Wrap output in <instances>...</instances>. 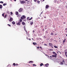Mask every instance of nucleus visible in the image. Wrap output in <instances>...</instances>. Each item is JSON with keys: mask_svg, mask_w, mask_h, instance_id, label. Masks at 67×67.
<instances>
[{"mask_svg": "<svg viewBox=\"0 0 67 67\" xmlns=\"http://www.w3.org/2000/svg\"><path fill=\"white\" fill-rule=\"evenodd\" d=\"M49 45L50 46H51V47H52V48H54L53 46V43H49Z\"/></svg>", "mask_w": 67, "mask_h": 67, "instance_id": "obj_1", "label": "nucleus"}, {"mask_svg": "<svg viewBox=\"0 0 67 67\" xmlns=\"http://www.w3.org/2000/svg\"><path fill=\"white\" fill-rule=\"evenodd\" d=\"M26 17L25 15H23V16H22L21 18V19H22V20H24V19H25L26 18Z\"/></svg>", "mask_w": 67, "mask_h": 67, "instance_id": "obj_2", "label": "nucleus"}, {"mask_svg": "<svg viewBox=\"0 0 67 67\" xmlns=\"http://www.w3.org/2000/svg\"><path fill=\"white\" fill-rule=\"evenodd\" d=\"M18 11L19 12H21L23 11V9L21 8Z\"/></svg>", "mask_w": 67, "mask_h": 67, "instance_id": "obj_3", "label": "nucleus"}, {"mask_svg": "<svg viewBox=\"0 0 67 67\" xmlns=\"http://www.w3.org/2000/svg\"><path fill=\"white\" fill-rule=\"evenodd\" d=\"M26 2V1H22L20 2V3H21V4H23L24 3H25Z\"/></svg>", "mask_w": 67, "mask_h": 67, "instance_id": "obj_4", "label": "nucleus"}, {"mask_svg": "<svg viewBox=\"0 0 67 67\" xmlns=\"http://www.w3.org/2000/svg\"><path fill=\"white\" fill-rule=\"evenodd\" d=\"M49 7V5H47L46 6V9H48Z\"/></svg>", "mask_w": 67, "mask_h": 67, "instance_id": "obj_5", "label": "nucleus"}, {"mask_svg": "<svg viewBox=\"0 0 67 67\" xmlns=\"http://www.w3.org/2000/svg\"><path fill=\"white\" fill-rule=\"evenodd\" d=\"M12 20H13V18H10L9 21L10 22H12Z\"/></svg>", "mask_w": 67, "mask_h": 67, "instance_id": "obj_6", "label": "nucleus"}, {"mask_svg": "<svg viewBox=\"0 0 67 67\" xmlns=\"http://www.w3.org/2000/svg\"><path fill=\"white\" fill-rule=\"evenodd\" d=\"M45 66L46 67H48V66H49V64L48 63H47L45 64Z\"/></svg>", "mask_w": 67, "mask_h": 67, "instance_id": "obj_7", "label": "nucleus"}, {"mask_svg": "<svg viewBox=\"0 0 67 67\" xmlns=\"http://www.w3.org/2000/svg\"><path fill=\"white\" fill-rule=\"evenodd\" d=\"M20 22L19 21L18 23H17L16 25H20Z\"/></svg>", "mask_w": 67, "mask_h": 67, "instance_id": "obj_8", "label": "nucleus"}, {"mask_svg": "<svg viewBox=\"0 0 67 67\" xmlns=\"http://www.w3.org/2000/svg\"><path fill=\"white\" fill-rule=\"evenodd\" d=\"M65 55L67 57V52L66 51L65 52Z\"/></svg>", "mask_w": 67, "mask_h": 67, "instance_id": "obj_9", "label": "nucleus"}, {"mask_svg": "<svg viewBox=\"0 0 67 67\" xmlns=\"http://www.w3.org/2000/svg\"><path fill=\"white\" fill-rule=\"evenodd\" d=\"M22 23V25H25V23H24V22H23Z\"/></svg>", "mask_w": 67, "mask_h": 67, "instance_id": "obj_10", "label": "nucleus"}, {"mask_svg": "<svg viewBox=\"0 0 67 67\" xmlns=\"http://www.w3.org/2000/svg\"><path fill=\"white\" fill-rule=\"evenodd\" d=\"M66 39H65L63 41V43H64L65 42H66Z\"/></svg>", "mask_w": 67, "mask_h": 67, "instance_id": "obj_11", "label": "nucleus"}, {"mask_svg": "<svg viewBox=\"0 0 67 67\" xmlns=\"http://www.w3.org/2000/svg\"><path fill=\"white\" fill-rule=\"evenodd\" d=\"M33 63V61H30L29 62V63Z\"/></svg>", "mask_w": 67, "mask_h": 67, "instance_id": "obj_12", "label": "nucleus"}, {"mask_svg": "<svg viewBox=\"0 0 67 67\" xmlns=\"http://www.w3.org/2000/svg\"><path fill=\"white\" fill-rule=\"evenodd\" d=\"M30 24L31 25H32V24H33V21H32V22H31L30 23Z\"/></svg>", "mask_w": 67, "mask_h": 67, "instance_id": "obj_13", "label": "nucleus"}, {"mask_svg": "<svg viewBox=\"0 0 67 67\" xmlns=\"http://www.w3.org/2000/svg\"><path fill=\"white\" fill-rule=\"evenodd\" d=\"M12 23L13 24V25H14V24H15V22L13 21L12 22Z\"/></svg>", "mask_w": 67, "mask_h": 67, "instance_id": "obj_14", "label": "nucleus"}, {"mask_svg": "<svg viewBox=\"0 0 67 67\" xmlns=\"http://www.w3.org/2000/svg\"><path fill=\"white\" fill-rule=\"evenodd\" d=\"M53 54H55V55H57V54H56V53L54 52H53Z\"/></svg>", "mask_w": 67, "mask_h": 67, "instance_id": "obj_15", "label": "nucleus"}, {"mask_svg": "<svg viewBox=\"0 0 67 67\" xmlns=\"http://www.w3.org/2000/svg\"><path fill=\"white\" fill-rule=\"evenodd\" d=\"M2 5H0V9H2Z\"/></svg>", "mask_w": 67, "mask_h": 67, "instance_id": "obj_16", "label": "nucleus"}, {"mask_svg": "<svg viewBox=\"0 0 67 67\" xmlns=\"http://www.w3.org/2000/svg\"><path fill=\"white\" fill-rule=\"evenodd\" d=\"M27 21H29V20H30V17H28L27 18Z\"/></svg>", "mask_w": 67, "mask_h": 67, "instance_id": "obj_17", "label": "nucleus"}, {"mask_svg": "<svg viewBox=\"0 0 67 67\" xmlns=\"http://www.w3.org/2000/svg\"><path fill=\"white\" fill-rule=\"evenodd\" d=\"M16 15H18L19 14V12H16Z\"/></svg>", "mask_w": 67, "mask_h": 67, "instance_id": "obj_18", "label": "nucleus"}, {"mask_svg": "<svg viewBox=\"0 0 67 67\" xmlns=\"http://www.w3.org/2000/svg\"><path fill=\"white\" fill-rule=\"evenodd\" d=\"M43 65L44 64H43L42 63H41L40 64V66H43Z\"/></svg>", "mask_w": 67, "mask_h": 67, "instance_id": "obj_19", "label": "nucleus"}, {"mask_svg": "<svg viewBox=\"0 0 67 67\" xmlns=\"http://www.w3.org/2000/svg\"><path fill=\"white\" fill-rule=\"evenodd\" d=\"M60 64L63 65H64V63H63V62H61V63H60Z\"/></svg>", "mask_w": 67, "mask_h": 67, "instance_id": "obj_20", "label": "nucleus"}, {"mask_svg": "<svg viewBox=\"0 0 67 67\" xmlns=\"http://www.w3.org/2000/svg\"><path fill=\"white\" fill-rule=\"evenodd\" d=\"M20 22H22V19H20L19 20Z\"/></svg>", "mask_w": 67, "mask_h": 67, "instance_id": "obj_21", "label": "nucleus"}, {"mask_svg": "<svg viewBox=\"0 0 67 67\" xmlns=\"http://www.w3.org/2000/svg\"><path fill=\"white\" fill-rule=\"evenodd\" d=\"M7 4V3H4L3 4V6H5V5H6Z\"/></svg>", "mask_w": 67, "mask_h": 67, "instance_id": "obj_22", "label": "nucleus"}, {"mask_svg": "<svg viewBox=\"0 0 67 67\" xmlns=\"http://www.w3.org/2000/svg\"><path fill=\"white\" fill-rule=\"evenodd\" d=\"M27 39L28 40H30V41H31V39L30 38H27Z\"/></svg>", "mask_w": 67, "mask_h": 67, "instance_id": "obj_23", "label": "nucleus"}, {"mask_svg": "<svg viewBox=\"0 0 67 67\" xmlns=\"http://www.w3.org/2000/svg\"><path fill=\"white\" fill-rule=\"evenodd\" d=\"M2 16H3V17H4V14L3 13L2 14Z\"/></svg>", "mask_w": 67, "mask_h": 67, "instance_id": "obj_24", "label": "nucleus"}, {"mask_svg": "<svg viewBox=\"0 0 67 67\" xmlns=\"http://www.w3.org/2000/svg\"><path fill=\"white\" fill-rule=\"evenodd\" d=\"M62 62L63 63H65V60H63Z\"/></svg>", "mask_w": 67, "mask_h": 67, "instance_id": "obj_25", "label": "nucleus"}, {"mask_svg": "<svg viewBox=\"0 0 67 67\" xmlns=\"http://www.w3.org/2000/svg\"><path fill=\"white\" fill-rule=\"evenodd\" d=\"M6 17H7V14H5V16L4 17V19H5Z\"/></svg>", "mask_w": 67, "mask_h": 67, "instance_id": "obj_26", "label": "nucleus"}, {"mask_svg": "<svg viewBox=\"0 0 67 67\" xmlns=\"http://www.w3.org/2000/svg\"><path fill=\"white\" fill-rule=\"evenodd\" d=\"M32 18H33V17H31V18H30L29 19V21H30V20H32Z\"/></svg>", "mask_w": 67, "mask_h": 67, "instance_id": "obj_27", "label": "nucleus"}, {"mask_svg": "<svg viewBox=\"0 0 67 67\" xmlns=\"http://www.w3.org/2000/svg\"><path fill=\"white\" fill-rule=\"evenodd\" d=\"M54 57H55V58H56V57H57V55H56V54H55Z\"/></svg>", "mask_w": 67, "mask_h": 67, "instance_id": "obj_28", "label": "nucleus"}, {"mask_svg": "<svg viewBox=\"0 0 67 67\" xmlns=\"http://www.w3.org/2000/svg\"><path fill=\"white\" fill-rule=\"evenodd\" d=\"M54 47L55 48H58V47L57 46H54Z\"/></svg>", "mask_w": 67, "mask_h": 67, "instance_id": "obj_29", "label": "nucleus"}, {"mask_svg": "<svg viewBox=\"0 0 67 67\" xmlns=\"http://www.w3.org/2000/svg\"><path fill=\"white\" fill-rule=\"evenodd\" d=\"M33 66H36V65H35V64L32 65Z\"/></svg>", "mask_w": 67, "mask_h": 67, "instance_id": "obj_30", "label": "nucleus"}, {"mask_svg": "<svg viewBox=\"0 0 67 67\" xmlns=\"http://www.w3.org/2000/svg\"><path fill=\"white\" fill-rule=\"evenodd\" d=\"M15 65H16L15 64V63H13V66H15Z\"/></svg>", "mask_w": 67, "mask_h": 67, "instance_id": "obj_31", "label": "nucleus"}, {"mask_svg": "<svg viewBox=\"0 0 67 67\" xmlns=\"http://www.w3.org/2000/svg\"><path fill=\"white\" fill-rule=\"evenodd\" d=\"M26 34H29V33H28L27 32V31H26Z\"/></svg>", "mask_w": 67, "mask_h": 67, "instance_id": "obj_32", "label": "nucleus"}, {"mask_svg": "<svg viewBox=\"0 0 67 67\" xmlns=\"http://www.w3.org/2000/svg\"><path fill=\"white\" fill-rule=\"evenodd\" d=\"M40 2L38 1H37V3H40Z\"/></svg>", "mask_w": 67, "mask_h": 67, "instance_id": "obj_33", "label": "nucleus"}, {"mask_svg": "<svg viewBox=\"0 0 67 67\" xmlns=\"http://www.w3.org/2000/svg\"><path fill=\"white\" fill-rule=\"evenodd\" d=\"M12 14H13V13H12V12H10V15H12Z\"/></svg>", "mask_w": 67, "mask_h": 67, "instance_id": "obj_34", "label": "nucleus"}, {"mask_svg": "<svg viewBox=\"0 0 67 67\" xmlns=\"http://www.w3.org/2000/svg\"><path fill=\"white\" fill-rule=\"evenodd\" d=\"M51 35H54V34L53 32L51 33Z\"/></svg>", "mask_w": 67, "mask_h": 67, "instance_id": "obj_35", "label": "nucleus"}, {"mask_svg": "<svg viewBox=\"0 0 67 67\" xmlns=\"http://www.w3.org/2000/svg\"><path fill=\"white\" fill-rule=\"evenodd\" d=\"M30 3V1H27V4H29Z\"/></svg>", "mask_w": 67, "mask_h": 67, "instance_id": "obj_36", "label": "nucleus"}, {"mask_svg": "<svg viewBox=\"0 0 67 67\" xmlns=\"http://www.w3.org/2000/svg\"><path fill=\"white\" fill-rule=\"evenodd\" d=\"M0 3H3V2L1 1L0 2Z\"/></svg>", "mask_w": 67, "mask_h": 67, "instance_id": "obj_37", "label": "nucleus"}, {"mask_svg": "<svg viewBox=\"0 0 67 67\" xmlns=\"http://www.w3.org/2000/svg\"><path fill=\"white\" fill-rule=\"evenodd\" d=\"M44 46H47V45L46 44H44Z\"/></svg>", "mask_w": 67, "mask_h": 67, "instance_id": "obj_38", "label": "nucleus"}, {"mask_svg": "<svg viewBox=\"0 0 67 67\" xmlns=\"http://www.w3.org/2000/svg\"><path fill=\"white\" fill-rule=\"evenodd\" d=\"M40 48H41V50H42L43 49V48H42V47H40Z\"/></svg>", "mask_w": 67, "mask_h": 67, "instance_id": "obj_39", "label": "nucleus"}, {"mask_svg": "<svg viewBox=\"0 0 67 67\" xmlns=\"http://www.w3.org/2000/svg\"><path fill=\"white\" fill-rule=\"evenodd\" d=\"M33 44L34 45H35V42H33Z\"/></svg>", "mask_w": 67, "mask_h": 67, "instance_id": "obj_40", "label": "nucleus"}, {"mask_svg": "<svg viewBox=\"0 0 67 67\" xmlns=\"http://www.w3.org/2000/svg\"><path fill=\"white\" fill-rule=\"evenodd\" d=\"M9 26H11V25L9 24H8L7 25Z\"/></svg>", "mask_w": 67, "mask_h": 67, "instance_id": "obj_41", "label": "nucleus"}, {"mask_svg": "<svg viewBox=\"0 0 67 67\" xmlns=\"http://www.w3.org/2000/svg\"><path fill=\"white\" fill-rule=\"evenodd\" d=\"M34 2H36V1H37V0H34Z\"/></svg>", "mask_w": 67, "mask_h": 67, "instance_id": "obj_42", "label": "nucleus"}, {"mask_svg": "<svg viewBox=\"0 0 67 67\" xmlns=\"http://www.w3.org/2000/svg\"><path fill=\"white\" fill-rule=\"evenodd\" d=\"M24 21H25H25H26V20L25 19V20H23Z\"/></svg>", "mask_w": 67, "mask_h": 67, "instance_id": "obj_43", "label": "nucleus"}, {"mask_svg": "<svg viewBox=\"0 0 67 67\" xmlns=\"http://www.w3.org/2000/svg\"><path fill=\"white\" fill-rule=\"evenodd\" d=\"M16 66H18V65H19V64H16Z\"/></svg>", "mask_w": 67, "mask_h": 67, "instance_id": "obj_44", "label": "nucleus"}, {"mask_svg": "<svg viewBox=\"0 0 67 67\" xmlns=\"http://www.w3.org/2000/svg\"><path fill=\"white\" fill-rule=\"evenodd\" d=\"M37 48H38V49H39V48H40V47H37Z\"/></svg>", "mask_w": 67, "mask_h": 67, "instance_id": "obj_45", "label": "nucleus"}, {"mask_svg": "<svg viewBox=\"0 0 67 67\" xmlns=\"http://www.w3.org/2000/svg\"><path fill=\"white\" fill-rule=\"evenodd\" d=\"M58 52H59V53H60V54H62L61 52H60V51H58Z\"/></svg>", "mask_w": 67, "mask_h": 67, "instance_id": "obj_46", "label": "nucleus"}, {"mask_svg": "<svg viewBox=\"0 0 67 67\" xmlns=\"http://www.w3.org/2000/svg\"><path fill=\"white\" fill-rule=\"evenodd\" d=\"M52 56L53 57H54V55H52Z\"/></svg>", "mask_w": 67, "mask_h": 67, "instance_id": "obj_47", "label": "nucleus"}, {"mask_svg": "<svg viewBox=\"0 0 67 67\" xmlns=\"http://www.w3.org/2000/svg\"><path fill=\"white\" fill-rule=\"evenodd\" d=\"M43 37H44V38H46V37H45V36H44Z\"/></svg>", "mask_w": 67, "mask_h": 67, "instance_id": "obj_48", "label": "nucleus"}, {"mask_svg": "<svg viewBox=\"0 0 67 67\" xmlns=\"http://www.w3.org/2000/svg\"><path fill=\"white\" fill-rule=\"evenodd\" d=\"M46 33H48V32L47 31L46 32Z\"/></svg>", "mask_w": 67, "mask_h": 67, "instance_id": "obj_49", "label": "nucleus"}, {"mask_svg": "<svg viewBox=\"0 0 67 67\" xmlns=\"http://www.w3.org/2000/svg\"><path fill=\"white\" fill-rule=\"evenodd\" d=\"M36 44V45H37V43H35V45Z\"/></svg>", "mask_w": 67, "mask_h": 67, "instance_id": "obj_50", "label": "nucleus"}, {"mask_svg": "<svg viewBox=\"0 0 67 67\" xmlns=\"http://www.w3.org/2000/svg\"><path fill=\"white\" fill-rule=\"evenodd\" d=\"M65 30H66L67 31V28H66V29H65Z\"/></svg>", "mask_w": 67, "mask_h": 67, "instance_id": "obj_51", "label": "nucleus"}, {"mask_svg": "<svg viewBox=\"0 0 67 67\" xmlns=\"http://www.w3.org/2000/svg\"><path fill=\"white\" fill-rule=\"evenodd\" d=\"M43 13V12H41V14H42Z\"/></svg>", "mask_w": 67, "mask_h": 67, "instance_id": "obj_52", "label": "nucleus"}, {"mask_svg": "<svg viewBox=\"0 0 67 67\" xmlns=\"http://www.w3.org/2000/svg\"><path fill=\"white\" fill-rule=\"evenodd\" d=\"M44 18H45V19H46V16H45L44 17Z\"/></svg>", "mask_w": 67, "mask_h": 67, "instance_id": "obj_53", "label": "nucleus"}, {"mask_svg": "<svg viewBox=\"0 0 67 67\" xmlns=\"http://www.w3.org/2000/svg\"><path fill=\"white\" fill-rule=\"evenodd\" d=\"M25 1H27L28 0H25Z\"/></svg>", "mask_w": 67, "mask_h": 67, "instance_id": "obj_54", "label": "nucleus"}, {"mask_svg": "<svg viewBox=\"0 0 67 67\" xmlns=\"http://www.w3.org/2000/svg\"><path fill=\"white\" fill-rule=\"evenodd\" d=\"M65 22H64V24H65Z\"/></svg>", "mask_w": 67, "mask_h": 67, "instance_id": "obj_55", "label": "nucleus"}, {"mask_svg": "<svg viewBox=\"0 0 67 67\" xmlns=\"http://www.w3.org/2000/svg\"><path fill=\"white\" fill-rule=\"evenodd\" d=\"M34 30L33 31V33H34Z\"/></svg>", "mask_w": 67, "mask_h": 67, "instance_id": "obj_56", "label": "nucleus"}, {"mask_svg": "<svg viewBox=\"0 0 67 67\" xmlns=\"http://www.w3.org/2000/svg\"><path fill=\"white\" fill-rule=\"evenodd\" d=\"M58 52H57V54H58Z\"/></svg>", "mask_w": 67, "mask_h": 67, "instance_id": "obj_57", "label": "nucleus"}, {"mask_svg": "<svg viewBox=\"0 0 67 67\" xmlns=\"http://www.w3.org/2000/svg\"><path fill=\"white\" fill-rule=\"evenodd\" d=\"M7 13H9V12H7Z\"/></svg>", "mask_w": 67, "mask_h": 67, "instance_id": "obj_58", "label": "nucleus"}, {"mask_svg": "<svg viewBox=\"0 0 67 67\" xmlns=\"http://www.w3.org/2000/svg\"><path fill=\"white\" fill-rule=\"evenodd\" d=\"M32 40H34V39L33 38H32Z\"/></svg>", "mask_w": 67, "mask_h": 67, "instance_id": "obj_59", "label": "nucleus"}, {"mask_svg": "<svg viewBox=\"0 0 67 67\" xmlns=\"http://www.w3.org/2000/svg\"><path fill=\"white\" fill-rule=\"evenodd\" d=\"M16 1V0H14V1Z\"/></svg>", "mask_w": 67, "mask_h": 67, "instance_id": "obj_60", "label": "nucleus"}, {"mask_svg": "<svg viewBox=\"0 0 67 67\" xmlns=\"http://www.w3.org/2000/svg\"><path fill=\"white\" fill-rule=\"evenodd\" d=\"M45 1V0H43V1Z\"/></svg>", "mask_w": 67, "mask_h": 67, "instance_id": "obj_61", "label": "nucleus"}, {"mask_svg": "<svg viewBox=\"0 0 67 67\" xmlns=\"http://www.w3.org/2000/svg\"><path fill=\"white\" fill-rule=\"evenodd\" d=\"M43 30V31H44V29H43V30Z\"/></svg>", "mask_w": 67, "mask_h": 67, "instance_id": "obj_62", "label": "nucleus"}, {"mask_svg": "<svg viewBox=\"0 0 67 67\" xmlns=\"http://www.w3.org/2000/svg\"><path fill=\"white\" fill-rule=\"evenodd\" d=\"M66 36H67V34L66 35Z\"/></svg>", "mask_w": 67, "mask_h": 67, "instance_id": "obj_63", "label": "nucleus"}, {"mask_svg": "<svg viewBox=\"0 0 67 67\" xmlns=\"http://www.w3.org/2000/svg\"><path fill=\"white\" fill-rule=\"evenodd\" d=\"M66 9H67V6L66 7Z\"/></svg>", "mask_w": 67, "mask_h": 67, "instance_id": "obj_64", "label": "nucleus"}]
</instances>
